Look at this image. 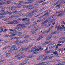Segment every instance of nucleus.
I'll return each instance as SVG.
<instances>
[{
	"label": "nucleus",
	"instance_id": "obj_1",
	"mask_svg": "<svg viewBox=\"0 0 65 65\" xmlns=\"http://www.w3.org/2000/svg\"><path fill=\"white\" fill-rule=\"evenodd\" d=\"M26 15V17H27V18H30V17H32V13L30 12H28L27 13Z\"/></svg>",
	"mask_w": 65,
	"mask_h": 65
},
{
	"label": "nucleus",
	"instance_id": "obj_2",
	"mask_svg": "<svg viewBox=\"0 0 65 65\" xmlns=\"http://www.w3.org/2000/svg\"><path fill=\"white\" fill-rule=\"evenodd\" d=\"M23 24H20L16 26V27L19 26L20 28H25V26Z\"/></svg>",
	"mask_w": 65,
	"mask_h": 65
},
{
	"label": "nucleus",
	"instance_id": "obj_3",
	"mask_svg": "<svg viewBox=\"0 0 65 65\" xmlns=\"http://www.w3.org/2000/svg\"><path fill=\"white\" fill-rule=\"evenodd\" d=\"M59 31H60V29H57V31H55L52 33V34H56L57 33H58L60 32Z\"/></svg>",
	"mask_w": 65,
	"mask_h": 65
},
{
	"label": "nucleus",
	"instance_id": "obj_4",
	"mask_svg": "<svg viewBox=\"0 0 65 65\" xmlns=\"http://www.w3.org/2000/svg\"><path fill=\"white\" fill-rule=\"evenodd\" d=\"M22 6H23L24 8H29V7H31V6H30V5H22Z\"/></svg>",
	"mask_w": 65,
	"mask_h": 65
},
{
	"label": "nucleus",
	"instance_id": "obj_5",
	"mask_svg": "<svg viewBox=\"0 0 65 65\" xmlns=\"http://www.w3.org/2000/svg\"><path fill=\"white\" fill-rule=\"evenodd\" d=\"M57 4H58V2H57L55 3L54 4V6H55L56 5V7H58V8H60V6L61 5L60 4L58 5H57Z\"/></svg>",
	"mask_w": 65,
	"mask_h": 65
},
{
	"label": "nucleus",
	"instance_id": "obj_6",
	"mask_svg": "<svg viewBox=\"0 0 65 65\" xmlns=\"http://www.w3.org/2000/svg\"><path fill=\"white\" fill-rule=\"evenodd\" d=\"M38 51H39V49H36L35 50H34V52H33V53L34 54H37V53H38Z\"/></svg>",
	"mask_w": 65,
	"mask_h": 65
},
{
	"label": "nucleus",
	"instance_id": "obj_7",
	"mask_svg": "<svg viewBox=\"0 0 65 65\" xmlns=\"http://www.w3.org/2000/svg\"><path fill=\"white\" fill-rule=\"evenodd\" d=\"M24 62L22 63V64H23V65L26 64L27 63V62H28L29 60L26 59V60H24Z\"/></svg>",
	"mask_w": 65,
	"mask_h": 65
},
{
	"label": "nucleus",
	"instance_id": "obj_8",
	"mask_svg": "<svg viewBox=\"0 0 65 65\" xmlns=\"http://www.w3.org/2000/svg\"><path fill=\"white\" fill-rule=\"evenodd\" d=\"M23 53H20L19 54H18L16 56H15V57H19V56H21L22 55H23Z\"/></svg>",
	"mask_w": 65,
	"mask_h": 65
},
{
	"label": "nucleus",
	"instance_id": "obj_9",
	"mask_svg": "<svg viewBox=\"0 0 65 65\" xmlns=\"http://www.w3.org/2000/svg\"><path fill=\"white\" fill-rule=\"evenodd\" d=\"M26 15L25 14H20L19 13V15L18 17H20V16H21L22 17H25Z\"/></svg>",
	"mask_w": 65,
	"mask_h": 65
},
{
	"label": "nucleus",
	"instance_id": "obj_10",
	"mask_svg": "<svg viewBox=\"0 0 65 65\" xmlns=\"http://www.w3.org/2000/svg\"><path fill=\"white\" fill-rule=\"evenodd\" d=\"M47 63V62H41L40 63L38 64V65H42V64H46Z\"/></svg>",
	"mask_w": 65,
	"mask_h": 65
},
{
	"label": "nucleus",
	"instance_id": "obj_11",
	"mask_svg": "<svg viewBox=\"0 0 65 65\" xmlns=\"http://www.w3.org/2000/svg\"><path fill=\"white\" fill-rule=\"evenodd\" d=\"M38 27L37 26H36L35 27L33 28H32L31 29V30H35V29H37V28Z\"/></svg>",
	"mask_w": 65,
	"mask_h": 65
},
{
	"label": "nucleus",
	"instance_id": "obj_12",
	"mask_svg": "<svg viewBox=\"0 0 65 65\" xmlns=\"http://www.w3.org/2000/svg\"><path fill=\"white\" fill-rule=\"evenodd\" d=\"M2 21H4L6 22H9V20L7 19H2Z\"/></svg>",
	"mask_w": 65,
	"mask_h": 65
},
{
	"label": "nucleus",
	"instance_id": "obj_13",
	"mask_svg": "<svg viewBox=\"0 0 65 65\" xmlns=\"http://www.w3.org/2000/svg\"><path fill=\"white\" fill-rule=\"evenodd\" d=\"M51 42V41H49L48 42H45V43L43 44H44V45L47 44H48V43H50Z\"/></svg>",
	"mask_w": 65,
	"mask_h": 65
},
{
	"label": "nucleus",
	"instance_id": "obj_14",
	"mask_svg": "<svg viewBox=\"0 0 65 65\" xmlns=\"http://www.w3.org/2000/svg\"><path fill=\"white\" fill-rule=\"evenodd\" d=\"M13 21H10L7 24L9 25H11V24H13Z\"/></svg>",
	"mask_w": 65,
	"mask_h": 65
},
{
	"label": "nucleus",
	"instance_id": "obj_15",
	"mask_svg": "<svg viewBox=\"0 0 65 65\" xmlns=\"http://www.w3.org/2000/svg\"><path fill=\"white\" fill-rule=\"evenodd\" d=\"M22 37H14V39H20V38H21Z\"/></svg>",
	"mask_w": 65,
	"mask_h": 65
},
{
	"label": "nucleus",
	"instance_id": "obj_16",
	"mask_svg": "<svg viewBox=\"0 0 65 65\" xmlns=\"http://www.w3.org/2000/svg\"><path fill=\"white\" fill-rule=\"evenodd\" d=\"M37 22L36 21H35L34 22H33V25H32V26H35L36 25H37V23H36V22Z\"/></svg>",
	"mask_w": 65,
	"mask_h": 65
},
{
	"label": "nucleus",
	"instance_id": "obj_17",
	"mask_svg": "<svg viewBox=\"0 0 65 65\" xmlns=\"http://www.w3.org/2000/svg\"><path fill=\"white\" fill-rule=\"evenodd\" d=\"M38 9H36L35 10H34L33 11H32V13H34V12H36V11H38Z\"/></svg>",
	"mask_w": 65,
	"mask_h": 65
},
{
	"label": "nucleus",
	"instance_id": "obj_18",
	"mask_svg": "<svg viewBox=\"0 0 65 65\" xmlns=\"http://www.w3.org/2000/svg\"><path fill=\"white\" fill-rule=\"evenodd\" d=\"M51 30V28H49L48 30L46 31V33H47L48 32H50Z\"/></svg>",
	"mask_w": 65,
	"mask_h": 65
},
{
	"label": "nucleus",
	"instance_id": "obj_19",
	"mask_svg": "<svg viewBox=\"0 0 65 65\" xmlns=\"http://www.w3.org/2000/svg\"><path fill=\"white\" fill-rule=\"evenodd\" d=\"M32 3V2H30L27 3H25L23 1L22 2V3H23V4H24V3L25 4H29V3Z\"/></svg>",
	"mask_w": 65,
	"mask_h": 65
},
{
	"label": "nucleus",
	"instance_id": "obj_20",
	"mask_svg": "<svg viewBox=\"0 0 65 65\" xmlns=\"http://www.w3.org/2000/svg\"><path fill=\"white\" fill-rule=\"evenodd\" d=\"M13 24H18L19 22H18L16 20H14V21H13Z\"/></svg>",
	"mask_w": 65,
	"mask_h": 65
},
{
	"label": "nucleus",
	"instance_id": "obj_21",
	"mask_svg": "<svg viewBox=\"0 0 65 65\" xmlns=\"http://www.w3.org/2000/svg\"><path fill=\"white\" fill-rule=\"evenodd\" d=\"M57 28L58 29H59V30H62L63 28H62V27H60V25H58V26H57Z\"/></svg>",
	"mask_w": 65,
	"mask_h": 65
},
{
	"label": "nucleus",
	"instance_id": "obj_22",
	"mask_svg": "<svg viewBox=\"0 0 65 65\" xmlns=\"http://www.w3.org/2000/svg\"><path fill=\"white\" fill-rule=\"evenodd\" d=\"M29 37V36L28 35H26L25 36H24L23 37V38H28Z\"/></svg>",
	"mask_w": 65,
	"mask_h": 65
},
{
	"label": "nucleus",
	"instance_id": "obj_23",
	"mask_svg": "<svg viewBox=\"0 0 65 65\" xmlns=\"http://www.w3.org/2000/svg\"><path fill=\"white\" fill-rule=\"evenodd\" d=\"M16 42H19V43H23V42H22L20 41V40H17L16 41Z\"/></svg>",
	"mask_w": 65,
	"mask_h": 65
},
{
	"label": "nucleus",
	"instance_id": "obj_24",
	"mask_svg": "<svg viewBox=\"0 0 65 65\" xmlns=\"http://www.w3.org/2000/svg\"><path fill=\"white\" fill-rule=\"evenodd\" d=\"M48 22H49V20H47L46 21H44V22H43L42 23V24H44V23H47Z\"/></svg>",
	"mask_w": 65,
	"mask_h": 65
},
{
	"label": "nucleus",
	"instance_id": "obj_25",
	"mask_svg": "<svg viewBox=\"0 0 65 65\" xmlns=\"http://www.w3.org/2000/svg\"><path fill=\"white\" fill-rule=\"evenodd\" d=\"M33 46V44H31V45H30L28 47L29 48H31Z\"/></svg>",
	"mask_w": 65,
	"mask_h": 65
},
{
	"label": "nucleus",
	"instance_id": "obj_26",
	"mask_svg": "<svg viewBox=\"0 0 65 65\" xmlns=\"http://www.w3.org/2000/svg\"><path fill=\"white\" fill-rule=\"evenodd\" d=\"M11 3V2L10 1H7L6 2V4H10Z\"/></svg>",
	"mask_w": 65,
	"mask_h": 65
},
{
	"label": "nucleus",
	"instance_id": "obj_27",
	"mask_svg": "<svg viewBox=\"0 0 65 65\" xmlns=\"http://www.w3.org/2000/svg\"><path fill=\"white\" fill-rule=\"evenodd\" d=\"M17 12H20V11H14L13 12H12V14H14V13H17Z\"/></svg>",
	"mask_w": 65,
	"mask_h": 65
},
{
	"label": "nucleus",
	"instance_id": "obj_28",
	"mask_svg": "<svg viewBox=\"0 0 65 65\" xmlns=\"http://www.w3.org/2000/svg\"><path fill=\"white\" fill-rule=\"evenodd\" d=\"M51 51H46L45 52V54H47L48 53H51Z\"/></svg>",
	"mask_w": 65,
	"mask_h": 65
},
{
	"label": "nucleus",
	"instance_id": "obj_29",
	"mask_svg": "<svg viewBox=\"0 0 65 65\" xmlns=\"http://www.w3.org/2000/svg\"><path fill=\"white\" fill-rule=\"evenodd\" d=\"M25 51V48H22L20 50V52H21L22 51Z\"/></svg>",
	"mask_w": 65,
	"mask_h": 65
},
{
	"label": "nucleus",
	"instance_id": "obj_30",
	"mask_svg": "<svg viewBox=\"0 0 65 65\" xmlns=\"http://www.w3.org/2000/svg\"><path fill=\"white\" fill-rule=\"evenodd\" d=\"M25 51H28V50L29 49V47H28L27 48H25Z\"/></svg>",
	"mask_w": 65,
	"mask_h": 65
},
{
	"label": "nucleus",
	"instance_id": "obj_31",
	"mask_svg": "<svg viewBox=\"0 0 65 65\" xmlns=\"http://www.w3.org/2000/svg\"><path fill=\"white\" fill-rule=\"evenodd\" d=\"M43 38V37H40L37 40V41H39V40H40L41 39V38Z\"/></svg>",
	"mask_w": 65,
	"mask_h": 65
},
{
	"label": "nucleus",
	"instance_id": "obj_32",
	"mask_svg": "<svg viewBox=\"0 0 65 65\" xmlns=\"http://www.w3.org/2000/svg\"><path fill=\"white\" fill-rule=\"evenodd\" d=\"M54 57V56H51V57H49L48 58V59H51L53 58Z\"/></svg>",
	"mask_w": 65,
	"mask_h": 65
},
{
	"label": "nucleus",
	"instance_id": "obj_33",
	"mask_svg": "<svg viewBox=\"0 0 65 65\" xmlns=\"http://www.w3.org/2000/svg\"><path fill=\"white\" fill-rule=\"evenodd\" d=\"M7 37H12V36L11 35H7Z\"/></svg>",
	"mask_w": 65,
	"mask_h": 65
},
{
	"label": "nucleus",
	"instance_id": "obj_34",
	"mask_svg": "<svg viewBox=\"0 0 65 65\" xmlns=\"http://www.w3.org/2000/svg\"><path fill=\"white\" fill-rule=\"evenodd\" d=\"M53 54H54V55H57V52L55 51V52H53Z\"/></svg>",
	"mask_w": 65,
	"mask_h": 65
},
{
	"label": "nucleus",
	"instance_id": "obj_35",
	"mask_svg": "<svg viewBox=\"0 0 65 65\" xmlns=\"http://www.w3.org/2000/svg\"><path fill=\"white\" fill-rule=\"evenodd\" d=\"M42 2H43V1H37L36 2V3H42Z\"/></svg>",
	"mask_w": 65,
	"mask_h": 65
},
{
	"label": "nucleus",
	"instance_id": "obj_36",
	"mask_svg": "<svg viewBox=\"0 0 65 65\" xmlns=\"http://www.w3.org/2000/svg\"><path fill=\"white\" fill-rule=\"evenodd\" d=\"M65 39V37L60 38L59 39L60 40H62V39Z\"/></svg>",
	"mask_w": 65,
	"mask_h": 65
},
{
	"label": "nucleus",
	"instance_id": "obj_37",
	"mask_svg": "<svg viewBox=\"0 0 65 65\" xmlns=\"http://www.w3.org/2000/svg\"><path fill=\"white\" fill-rule=\"evenodd\" d=\"M15 17L14 15H12V16L10 17V19H12V18H15Z\"/></svg>",
	"mask_w": 65,
	"mask_h": 65
},
{
	"label": "nucleus",
	"instance_id": "obj_38",
	"mask_svg": "<svg viewBox=\"0 0 65 65\" xmlns=\"http://www.w3.org/2000/svg\"><path fill=\"white\" fill-rule=\"evenodd\" d=\"M53 38L52 36H50L49 38L47 37V38H46V39H50V38Z\"/></svg>",
	"mask_w": 65,
	"mask_h": 65
},
{
	"label": "nucleus",
	"instance_id": "obj_39",
	"mask_svg": "<svg viewBox=\"0 0 65 65\" xmlns=\"http://www.w3.org/2000/svg\"><path fill=\"white\" fill-rule=\"evenodd\" d=\"M30 24V22H28L27 23L25 24V25H29Z\"/></svg>",
	"mask_w": 65,
	"mask_h": 65
},
{
	"label": "nucleus",
	"instance_id": "obj_40",
	"mask_svg": "<svg viewBox=\"0 0 65 65\" xmlns=\"http://www.w3.org/2000/svg\"><path fill=\"white\" fill-rule=\"evenodd\" d=\"M17 8V6H13L12 7V8Z\"/></svg>",
	"mask_w": 65,
	"mask_h": 65
},
{
	"label": "nucleus",
	"instance_id": "obj_41",
	"mask_svg": "<svg viewBox=\"0 0 65 65\" xmlns=\"http://www.w3.org/2000/svg\"><path fill=\"white\" fill-rule=\"evenodd\" d=\"M6 61V60L4 59L0 61V62L1 63H2V62H4V61Z\"/></svg>",
	"mask_w": 65,
	"mask_h": 65
},
{
	"label": "nucleus",
	"instance_id": "obj_42",
	"mask_svg": "<svg viewBox=\"0 0 65 65\" xmlns=\"http://www.w3.org/2000/svg\"><path fill=\"white\" fill-rule=\"evenodd\" d=\"M11 33L10 32V33H8L9 34H12V36H15V35H17V34H11Z\"/></svg>",
	"mask_w": 65,
	"mask_h": 65
},
{
	"label": "nucleus",
	"instance_id": "obj_43",
	"mask_svg": "<svg viewBox=\"0 0 65 65\" xmlns=\"http://www.w3.org/2000/svg\"><path fill=\"white\" fill-rule=\"evenodd\" d=\"M55 21V19H52V20H50V22H54V21Z\"/></svg>",
	"mask_w": 65,
	"mask_h": 65
},
{
	"label": "nucleus",
	"instance_id": "obj_44",
	"mask_svg": "<svg viewBox=\"0 0 65 65\" xmlns=\"http://www.w3.org/2000/svg\"><path fill=\"white\" fill-rule=\"evenodd\" d=\"M25 55H24L21 56V59H23V58H25Z\"/></svg>",
	"mask_w": 65,
	"mask_h": 65
},
{
	"label": "nucleus",
	"instance_id": "obj_45",
	"mask_svg": "<svg viewBox=\"0 0 65 65\" xmlns=\"http://www.w3.org/2000/svg\"><path fill=\"white\" fill-rule=\"evenodd\" d=\"M48 14V12L44 14L43 15V16H45V15H47Z\"/></svg>",
	"mask_w": 65,
	"mask_h": 65
},
{
	"label": "nucleus",
	"instance_id": "obj_46",
	"mask_svg": "<svg viewBox=\"0 0 65 65\" xmlns=\"http://www.w3.org/2000/svg\"><path fill=\"white\" fill-rule=\"evenodd\" d=\"M32 40V39H29L28 40H27L26 41L27 42H28V41H30V40Z\"/></svg>",
	"mask_w": 65,
	"mask_h": 65
},
{
	"label": "nucleus",
	"instance_id": "obj_47",
	"mask_svg": "<svg viewBox=\"0 0 65 65\" xmlns=\"http://www.w3.org/2000/svg\"><path fill=\"white\" fill-rule=\"evenodd\" d=\"M11 4H17V3H15L14 2H11Z\"/></svg>",
	"mask_w": 65,
	"mask_h": 65
},
{
	"label": "nucleus",
	"instance_id": "obj_48",
	"mask_svg": "<svg viewBox=\"0 0 65 65\" xmlns=\"http://www.w3.org/2000/svg\"><path fill=\"white\" fill-rule=\"evenodd\" d=\"M33 57H34V56L33 55L29 56V58H33Z\"/></svg>",
	"mask_w": 65,
	"mask_h": 65
},
{
	"label": "nucleus",
	"instance_id": "obj_49",
	"mask_svg": "<svg viewBox=\"0 0 65 65\" xmlns=\"http://www.w3.org/2000/svg\"><path fill=\"white\" fill-rule=\"evenodd\" d=\"M48 57H47V56H46L42 60H45V59H46V58H47Z\"/></svg>",
	"mask_w": 65,
	"mask_h": 65
},
{
	"label": "nucleus",
	"instance_id": "obj_50",
	"mask_svg": "<svg viewBox=\"0 0 65 65\" xmlns=\"http://www.w3.org/2000/svg\"><path fill=\"white\" fill-rule=\"evenodd\" d=\"M57 44L58 45V46H62V44Z\"/></svg>",
	"mask_w": 65,
	"mask_h": 65
},
{
	"label": "nucleus",
	"instance_id": "obj_51",
	"mask_svg": "<svg viewBox=\"0 0 65 65\" xmlns=\"http://www.w3.org/2000/svg\"><path fill=\"white\" fill-rule=\"evenodd\" d=\"M23 6V5H21V6H17V8H21V6Z\"/></svg>",
	"mask_w": 65,
	"mask_h": 65
},
{
	"label": "nucleus",
	"instance_id": "obj_52",
	"mask_svg": "<svg viewBox=\"0 0 65 65\" xmlns=\"http://www.w3.org/2000/svg\"><path fill=\"white\" fill-rule=\"evenodd\" d=\"M17 33L19 34H22V32H18Z\"/></svg>",
	"mask_w": 65,
	"mask_h": 65
},
{
	"label": "nucleus",
	"instance_id": "obj_53",
	"mask_svg": "<svg viewBox=\"0 0 65 65\" xmlns=\"http://www.w3.org/2000/svg\"><path fill=\"white\" fill-rule=\"evenodd\" d=\"M5 11L4 10H1L0 11V12H4Z\"/></svg>",
	"mask_w": 65,
	"mask_h": 65
},
{
	"label": "nucleus",
	"instance_id": "obj_54",
	"mask_svg": "<svg viewBox=\"0 0 65 65\" xmlns=\"http://www.w3.org/2000/svg\"><path fill=\"white\" fill-rule=\"evenodd\" d=\"M0 28H1V29H4V28H5V27H4V26L1 27H0Z\"/></svg>",
	"mask_w": 65,
	"mask_h": 65
},
{
	"label": "nucleus",
	"instance_id": "obj_55",
	"mask_svg": "<svg viewBox=\"0 0 65 65\" xmlns=\"http://www.w3.org/2000/svg\"><path fill=\"white\" fill-rule=\"evenodd\" d=\"M36 5H37L36 4H34L32 5H31V6L32 7V6H36Z\"/></svg>",
	"mask_w": 65,
	"mask_h": 65
},
{
	"label": "nucleus",
	"instance_id": "obj_56",
	"mask_svg": "<svg viewBox=\"0 0 65 65\" xmlns=\"http://www.w3.org/2000/svg\"><path fill=\"white\" fill-rule=\"evenodd\" d=\"M43 17H44V16H40V17H39L38 18V19H41V18H42Z\"/></svg>",
	"mask_w": 65,
	"mask_h": 65
},
{
	"label": "nucleus",
	"instance_id": "obj_57",
	"mask_svg": "<svg viewBox=\"0 0 65 65\" xmlns=\"http://www.w3.org/2000/svg\"><path fill=\"white\" fill-rule=\"evenodd\" d=\"M39 30V29L38 28H37L36 29V30H35V31H38Z\"/></svg>",
	"mask_w": 65,
	"mask_h": 65
},
{
	"label": "nucleus",
	"instance_id": "obj_58",
	"mask_svg": "<svg viewBox=\"0 0 65 65\" xmlns=\"http://www.w3.org/2000/svg\"><path fill=\"white\" fill-rule=\"evenodd\" d=\"M1 7L2 9H5V7Z\"/></svg>",
	"mask_w": 65,
	"mask_h": 65
},
{
	"label": "nucleus",
	"instance_id": "obj_59",
	"mask_svg": "<svg viewBox=\"0 0 65 65\" xmlns=\"http://www.w3.org/2000/svg\"><path fill=\"white\" fill-rule=\"evenodd\" d=\"M62 15V14H60L58 15L57 16V17H59V16H61Z\"/></svg>",
	"mask_w": 65,
	"mask_h": 65
},
{
	"label": "nucleus",
	"instance_id": "obj_60",
	"mask_svg": "<svg viewBox=\"0 0 65 65\" xmlns=\"http://www.w3.org/2000/svg\"><path fill=\"white\" fill-rule=\"evenodd\" d=\"M25 18H23V19H22L21 20H22V21H25Z\"/></svg>",
	"mask_w": 65,
	"mask_h": 65
},
{
	"label": "nucleus",
	"instance_id": "obj_61",
	"mask_svg": "<svg viewBox=\"0 0 65 65\" xmlns=\"http://www.w3.org/2000/svg\"><path fill=\"white\" fill-rule=\"evenodd\" d=\"M7 31V29H5L4 30V31H3V32H6Z\"/></svg>",
	"mask_w": 65,
	"mask_h": 65
},
{
	"label": "nucleus",
	"instance_id": "obj_62",
	"mask_svg": "<svg viewBox=\"0 0 65 65\" xmlns=\"http://www.w3.org/2000/svg\"><path fill=\"white\" fill-rule=\"evenodd\" d=\"M7 12H4V14H7Z\"/></svg>",
	"mask_w": 65,
	"mask_h": 65
},
{
	"label": "nucleus",
	"instance_id": "obj_63",
	"mask_svg": "<svg viewBox=\"0 0 65 65\" xmlns=\"http://www.w3.org/2000/svg\"><path fill=\"white\" fill-rule=\"evenodd\" d=\"M9 14H12V12H9Z\"/></svg>",
	"mask_w": 65,
	"mask_h": 65
},
{
	"label": "nucleus",
	"instance_id": "obj_64",
	"mask_svg": "<svg viewBox=\"0 0 65 65\" xmlns=\"http://www.w3.org/2000/svg\"><path fill=\"white\" fill-rule=\"evenodd\" d=\"M51 19V18H48L47 19V20H50Z\"/></svg>",
	"mask_w": 65,
	"mask_h": 65
}]
</instances>
